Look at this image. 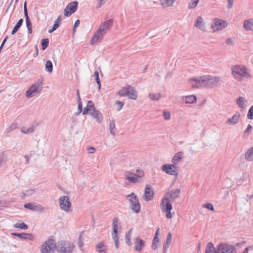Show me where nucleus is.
Segmentation results:
<instances>
[{"label": "nucleus", "mask_w": 253, "mask_h": 253, "mask_svg": "<svg viewBox=\"0 0 253 253\" xmlns=\"http://www.w3.org/2000/svg\"><path fill=\"white\" fill-rule=\"evenodd\" d=\"M189 81L195 83V84H192V87L205 86L211 88L216 86L221 81V79L219 77L207 75L191 78Z\"/></svg>", "instance_id": "obj_1"}, {"label": "nucleus", "mask_w": 253, "mask_h": 253, "mask_svg": "<svg viewBox=\"0 0 253 253\" xmlns=\"http://www.w3.org/2000/svg\"><path fill=\"white\" fill-rule=\"evenodd\" d=\"M55 245V249L59 253H72L75 248L73 243L67 241H60Z\"/></svg>", "instance_id": "obj_2"}, {"label": "nucleus", "mask_w": 253, "mask_h": 253, "mask_svg": "<svg viewBox=\"0 0 253 253\" xmlns=\"http://www.w3.org/2000/svg\"><path fill=\"white\" fill-rule=\"evenodd\" d=\"M236 249L234 246L227 243H221L216 246L214 253H236Z\"/></svg>", "instance_id": "obj_3"}, {"label": "nucleus", "mask_w": 253, "mask_h": 253, "mask_svg": "<svg viewBox=\"0 0 253 253\" xmlns=\"http://www.w3.org/2000/svg\"><path fill=\"white\" fill-rule=\"evenodd\" d=\"M126 199L130 202V209L134 212L137 213L140 211V204L136 195L132 193L126 196Z\"/></svg>", "instance_id": "obj_4"}, {"label": "nucleus", "mask_w": 253, "mask_h": 253, "mask_svg": "<svg viewBox=\"0 0 253 253\" xmlns=\"http://www.w3.org/2000/svg\"><path fill=\"white\" fill-rule=\"evenodd\" d=\"M42 88V81H38L32 84L26 91V96L27 98H31L39 93Z\"/></svg>", "instance_id": "obj_5"}, {"label": "nucleus", "mask_w": 253, "mask_h": 253, "mask_svg": "<svg viewBox=\"0 0 253 253\" xmlns=\"http://www.w3.org/2000/svg\"><path fill=\"white\" fill-rule=\"evenodd\" d=\"M137 174L129 171H126L125 173V178L129 182L135 183L139 181V179L144 175V172L142 170L137 169Z\"/></svg>", "instance_id": "obj_6"}, {"label": "nucleus", "mask_w": 253, "mask_h": 253, "mask_svg": "<svg viewBox=\"0 0 253 253\" xmlns=\"http://www.w3.org/2000/svg\"><path fill=\"white\" fill-rule=\"evenodd\" d=\"M56 245L54 240L49 239L44 242L41 248V253H54Z\"/></svg>", "instance_id": "obj_7"}, {"label": "nucleus", "mask_w": 253, "mask_h": 253, "mask_svg": "<svg viewBox=\"0 0 253 253\" xmlns=\"http://www.w3.org/2000/svg\"><path fill=\"white\" fill-rule=\"evenodd\" d=\"M171 201L169 200H165V197H163L161 202V209L163 212H166V217L168 218L172 217L171 210L172 209V205L170 204Z\"/></svg>", "instance_id": "obj_8"}, {"label": "nucleus", "mask_w": 253, "mask_h": 253, "mask_svg": "<svg viewBox=\"0 0 253 253\" xmlns=\"http://www.w3.org/2000/svg\"><path fill=\"white\" fill-rule=\"evenodd\" d=\"M228 23L226 21L219 18H215L211 26L212 31L215 32L222 30L223 29L226 27Z\"/></svg>", "instance_id": "obj_9"}, {"label": "nucleus", "mask_w": 253, "mask_h": 253, "mask_svg": "<svg viewBox=\"0 0 253 253\" xmlns=\"http://www.w3.org/2000/svg\"><path fill=\"white\" fill-rule=\"evenodd\" d=\"M59 203L60 207L62 210L66 212L70 211L71 203L68 196H63L60 197L59 199Z\"/></svg>", "instance_id": "obj_10"}, {"label": "nucleus", "mask_w": 253, "mask_h": 253, "mask_svg": "<svg viewBox=\"0 0 253 253\" xmlns=\"http://www.w3.org/2000/svg\"><path fill=\"white\" fill-rule=\"evenodd\" d=\"M162 171L171 175L177 176V167L175 164H165L161 167Z\"/></svg>", "instance_id": "obj_11"}, {"label": "nucleus", "mask_w": 253, "mask_h": 253, "mask_svg": "<svg viewBox=\"0 0 253 253\" xmlns=\"http://www.w3.org/2000/svg\"><path fill=\"white\" fill-rule=\"evenodd\" d=\"M252 76L248 71V69L242 66L238 65V81L247 80L251 78Z\"/></svg>", "instance_id": "obj_12"}, {"label": "nucleus", "mask_w": 253, "mask_h": 253, "mask_svg": "<svg viewBox=\"0 0 253 253\" xmlns=\"http://www.w3.org/2000/svg\"><path fill=\"white\" fill-rule=\"evenodd\" d=\"M78 2L74 1L69 3L64 9V15L66 17L70 16L77 9Z\"/></svg>", "instance_id": "obj_13"}, {"label": "nucleus", "mask_w": 253, "mask_h": 253, "mask_svg": "<svg viewBox=\"0 0 253 253\" xmlns=\"http://www.w3.org/2000/svg\"><path fill=\"white\" fill-rule=\"evenodd\" d=\"M24 207L25 209L38 212L43 211L47 209V208L40 204H36L35 203H27L25 204Z\"/></svg>", "instance_id": "obj_14"}, {"label": "nucleus", "mask_w": 253, "mask_h": 253, "mask_svg": "<svg viewBox=\"0 0 253 253\" xmlns=\"http://www.w3.org/2000/svg\"><path fill=\"white\" fill-rule=\"evenodd\" d=\"M113 25V20L112 19L108 20L101 24L98 30L105 35L108 31H109Z\"/></svg>", "instance_id": "obj_15"}, {"label": "nucleus", "mask_w": 253, "mask_h": 253, "mask_svg": "<svg viewBox=\"0 0 253 253\" xmlns=\"http://www.w3.org/2000/svg\"><path fill=\"white\" fill-rule=\"evenodd\" d=\"M113 25V20L112 19L108 20L101 24L98 30L105 35L108 31H109Z\"/></svg>", "instance_id": "obj_16"}, {"label": "nucleus", "mask_w": 253, "mask_h": 253, "mask_svg": "<svg viewBox=\"0 0 253 253\" xmlns=\"http://www.w3.org/2000/svg\"><path fill=\"white\" fill-rule=\"evenodd\" d=\"M180 189H176L169 191L165 194L164 197L165 200H169L171 202L174 201L179 197Z\"/></svg>", "instance_id": "obj_17"}, {"label": "nucleus", "mask_w": 253, "mask_h": 253, "mask_svg": "<svg viewBox=\"0 0 253 253\" xmlns=\"http://www.w3.org/2000/svg\"><path fill=\"white\" fill-rule=\"evenodd\" d=\"M154 191L151 186L147 185L145 187L144 194L143 196V199L145 201H149L153 199L154 197Z\"/></svg>", "instance_id": "obj_18"}, {"label": "nucleus", "mask_w": 253, "mask_h": 253, "mask_svg": "<svg viewBox=\"0 0 253 253\" xmlns=\"http://www.w3.org/2000/svg\"><path fill=\"white\" fill-rule=\"evenodd\" d=\"M105 35H104L101 32L97 30L93 34V37L90 40V43L93 44L95 43L100 42L103 39Z\"/></svg>", "instance_id": "obj_19"}, {"label": "nucleus", "mask_w": 253, "mask_h": 253, "mask_svg": "<svg viewBox=\"0 0 253 253\" xmlns=\"http://www.w3.org/2000/svg\"><path fill=\"white\" fill-rule=\"evenodd\" d=\"M24 15L26 18V26L28 29L29 34H31L32 33V23L30 21V17L28 16L26 2L24 3Z\"/></svg>", "instance_id": "obj_20"}, {"label": "nucleus", "mask_w": 253, "mask_h": 253, "mask_svg": "<svg viewBox=\"0 0 253 253\" xmlns=\"http://www.w3.org/2000/svg\"><path fill=\"white\" fill-rule=\"evenodd\" d=\"M90 115H91L92 117L95 119L98 123H101L102 122L103 115L98 110L95 109V107L92 111L90 112Z\"/></svg>", "instance_id": "obj_21"}, {"label": "nucleus", "mask_w": 253, "mask_h": 253, "mask_svg": "<svg viewBox=\"0 0 253 253\" xmlns=\"http://www.w3.org/2000/svg\"><path fill=\"white\" fill-rule=\"evenodd\" d=\"M12 235L14 236H17L20 238L21 239L24 240L26 241H33L34 239V237L32 234L26 233H12Z\"/></svg>", "instance_id": "obj_22"}, {"label": "nucleus", "mask_w": 253, "mask_h": 253, "mask_svg": "<svg viewBox=\"0 0 253 253\" xmlns=\"http://www.w3.org/2000/svg\"><path fill=\"white\" fill-rule=\"evenodd\" d=\"M194 26L201 31H204L206 29L205 22L201 16L198 17L195 22Z\"/></svg>", "instance_id": "obj_23"}, {"label": "nucleus", "mask_w": 253, "mask_h": 253, "mask_svg": "<svg viewBox=\"0 0 253 253\" xmlns=\"http://www.w3.org/2000/svg\"><path fill=\"white\" fill-rule=\"evenodd\" d=\"M127 96L132 100H136L137 97V91L130 85H127Z\"/></svg>", "instance_id": "obj_24"}, {"label": "nucleus", "mask_w": 253, "mask_h": 253, "mask_svg": "<svg viewBox=\"0 0 253 253\" xmlns=\"http://www.w3.org/2000/svg\"><path fill=\"white\" fill-rule=\"evenodd\" d=\"M249 181V175L246 172H242L240 178L238 179V186L247 185Z\"/></svg>", "instance_id": "obj_25"}, {"label": "nucleus", "mask_w": 253, "mask_h": 253, "mask_svg": "<svg viewBox=\"0 0 253 253\" xmlns=\"http://www.w3.org/2000/svg\"><path fill=\"white\" fill-rule=\"evenodd\" d=\"M181 100L185 104H193L196 102L197 98L194 95L183 96Z\"/></svg>", "instance_id": "obj_26"}, {"label": "nucleus", "mask_w": 253, "mask_h": 253, "mask_svg": "<svg viewBox=\"0 0 253 253\" xmlns=\"http://www.w3.org/2000/svg\"><path fill=\"white\" fill-rule=\"evenodd\" d=\"M134 241L135 244L134 249L137 251L141 252L145 246L144 242L138 238H134Z\"/></svg>", "instance_id": "obj_27"}, {"label": "nucleus", "mask_w": 253, "mask_h": 253, "mask_svg": "<svg viewBox=\"0 0 253 253\" xmlns=\"http://www.w3.org/2000/svg\"><path fill=\"white\" fill-rule=\"evenodd\" d=\"M184 153L182 152H179L175 154L172 159V163L176 165L180 163L183 158Z\"/></svg>", "instance_id": "obj_28"}, {"label": "nucleus", "mask_w": 253, "mask_h": 253, "mask_svg": "<svg viewBox=\"0 0 253 253\" xmlns=\"http://www.w3.org/2000/svg\"><path fill=\"white\" fill-rule=\"evenodd\" d=\"M94 107V104L91 100L87 101V104L85 107L84 108L83 111V115H84L87 114H89L91 112Z\"/></svg>", "instance_id": "obj_29"}, {"label": "nucleus", "mask_w": 253, "mask_h": 253, "mask_svg": "<svg viewBox=\"0 0 253 253\" xmlns=\"http://www.w3.org/2000/svg\"><path fill=\"white\" fill-rule=\"evenodd\" d=\"M176 0H160L161 6L163 8H167L171 6Z\"/></svg>", "instance_id": "obj_30"}, {"label": "nucleus", "mask_w": 253, "mask_h": 253, "mask_svg": "<svg viewBox=\"0 0 253 253\" xmlns=\"http://www.w3.org/2000/svg\"><path fill=\"white\" fill-rule=\"evenodd\" d=\"M118 218H114L113 220V232L112 236H118Z\"/></svg>", "instance_id": "obj_31"}, {"label": "nucleus", "mask_w": 253, "mask_h": 253, "mask_svg": "<svg viewBox=\"0 0 253 253\" xmlns=\"http://www.w3.org/2000/svg\"><path fill=\"white\" fill-rule=\"evenodd\" d=\"M244 27L247 31H252L253 29V20L249 19L245 20L244 23Z\"/></svg>", "instance_id": "obj_32"}, {"label": "nucleus", "mask_w": 253, "mask_h": 253, "mask_svg": "<svg viewBox=\"0 0 253 253\" xmlns=\"http://www.w3.org/2000/svg\"><path fill=\"white\" fill-rule=\"evenodd\" d=\"M245 158L248 161L253 162V146L245 153Z\"/></svg>", "instance_id": "obj_33"}, {"label": "nucleus", "mask_w": 253, "mask_h": 253, "mask_svg": "<svg viewBox=\"0 0 253 253\" xmlns=\"http://www.w3.org/2000/svg\"><path fill=\"white\" fill-rule=\"evenodd\" d=\"M36 191L37 190L36 189H31L27 190L25 192L21 193L20 194V196L22 198H24L25 197H27V196H31L32 195H33V194H34Z\"/></svg>", "instance_id": "obj_34"}, {"label": "nucleus", "mask_w": 253, "mask_h": 253, "mask_svg": "<svg viewBox=\"0 0 253 253\" xmlns=\"http://www.w3.org/2000/svg\"><path fill=\"white\" fill-rule=\"evenodd\" d=\"M35 130V127L34 126H31L29 127H23L21 128V131L23 133H30L34 132Z\"/></svg>", "instance_id": "obj_35"}, {"label": "nucleus", "mask_w": 253, "mask_h": 253, "mask_svg": "<svg viewBox=\"0 0 253 253\" xmlns=\"http://www.w3.org/2000/svg\"><path fill=\"white\" fill-rule=\"evenodd\" d=\"M148 96L151 100L158 101L161 98V94L160 93H149Z\"/></svg>", "instance_id": "obj_36"}, {"label": "nucleus", "mask_w": 253, "mask_h": 253, "mask_svg": "<svg viewBox=\"0 0 253 253\" xmlns=\"http://www.w3.org/2000/svg\"><path fill=\"white\" fill-rule=\"evenodd\" d=\"M215 249L213 244L211 242H209L207 244L205 253H212L213 252H214Z\"/></svg>", "instance_id": "obj_37"}, {"label": "nucleus", "mask_w": 253, "mask_h": 253, "mask_svg": "<svg viewBox=\"0 0 253 253\" xmlns=\"http://www.w3.org/2000/svg\"><path fill=\"white\" fill-rule=\"evenodd\" d=\"M23 22V20L22 19H20L19 20V21H18V22L17 23V24H16V25L15 26V27H14L12 31V35H14L17 32L19 28L21 26Z\"/></svg>", "instance_id": "obj_38"}, {"label": "nucleus", "mask_w": 253, "mask_h": 253, "mask_svg": "<svg viewBox=\"0 0 253 253\" xmlns=\"http://www.w3.org/2000/svg\"><path fill=\"white\" fill-rule=\"evenodd\" d=\"M109 130L110 133L115 136L116 134V130L115 128V124L114 121H111L109 125Z\"/></svg>", "instance_id": "obj_39"}, {"label": "nucleus", "mask_w": 253, "mask_h": 253, "mask_svg": "<svg viewBox=\"0 0 253 253\" xmlns=\"http://www.w3.org/2000/svg\"><path fill=\"white\" fill-rule=\"evenodd\" d=\"M237 122V116L234 115L232 118L228 119L226 121V124L230 125H234Z\"/></svg>", "instance_id": "obj_40"}, {"label": "nucleus", "mask_w": 253, "mask_h": 253, "mask_svg": "<svg viewBox=\"0 0 253 253\" xmlns=\"http://www.w3.org/2000/svg\"><path fill=\"white\" fill-rule=\"evenodd\" d=\"M200 0H191L189 2L188 8L190 9L195 8L198 4Z\"/></svg>", "instance_id": "obj_41"}, {"label": "nucleus", "mask_w": 253, "mask_h": 253, "mask_svg": "<svg viewBox=\"0 0 253 253\" xmlns=\"http://www.w3.org/2000/svg\"><path fill=\"white\" fill-rule=\"evenodd\" d=\"M247 102L246 99L242 97H238V106L242 109L245 108V103Z\"/></svg>", "instance_id": "obj_42"}, {"label": "nucleus", "mask_w": 253, "mask_h": 253, "mask_svg": "<svg viewBox=\"0 0 253 253\" xmlns=\"http://www.w3.org/2000/svg\"><path fill=\"white\" fill-rule=\"evenodd\" d=\"M45 69L49 73H51L53 69V65L51 61L48 60L45 64Z\"/></svg>", "instance_id": "obj_43"}, {"label": "nucleus", "mask_w": 253, "mask_h": 253, "mask_svg": "<svg viewBox=\"0 0 253 253\" xmlns=\"http://www.w3.org/2000/svg\"><path fill=\"white\" fill-rule=\"evenodd\" d=\"M14 226L16 228H19L21 229L27 230L28 228V225L24 222L17 223Z\"/></svg>", "instance_id": "obj_44"}, {"label": "nucleus", "mask_w": 253, "mask_h": 253, "mask_svg": "<svg viewBox=\"0 0 253 253\" xmlns=\"http://www.w3.org/2000/svg\"><path fill=\"white\" fill-rule=\"evenodd\" d=\"M127 85L122 88L119 92L118 94L121 96H127Z\"/></svg>", "instance_id": "obj_45"}, {"label": "nucleus", "mask_w": 253, "mask_h": 253, "mask_svg": "<svg viewBox=\"0 0 253 253\" xmlns=\"http://www.w3.org/2000/svg\"><path fill=\"white\" fill-rule=\"evenodd\" d=\"M159 242V239L158 237H154L153 240L152 245V248L155 250L158 248V243Z\"/></svg>", "instance_id": "obj_46"}, {"label": "nucleus", "mask_w": 253, "mask_h": 253, "mask_svg": "<svg viewBox=\"0 0 253 253\" xmlns=\"http://www.w3.org/2000/svg\"><path fill=\"white\" fill-rule=\"evenodd\" d=\"M93 75L95 77L96 82L98 85V89H100L101 88V82L99 80L98 72L95 71Z\"/></svg>", "instance_id": "obj_47"}, {"label": "nucleus", "mask_w": 253, "mask_h": 253, "mask_svg": "<svg viewBox=\"0 0 253 253\" xmlns=\"http://www.w3.org/2000/svg\"><path fill=\"white\" fill-rule=\"evenodd\" d=\"M42 50H45L48 46L49 43L48 39H44L42 40Z\"/></svg>", "instance_id": "obj_48"}, {"label": "nucleus", "mask_w": 253, "mask_h": 253, "mask_svg": "<svg viewBox=\"0 0 253 253\" xmlns=\"http://www.w3.org/2000/svg\"><path fill=\"white\" fill-rule=\"evenodd\" d=\"M17 123H12L9 126V127L6 130V132L7 133H10V132H11L12 131L15 130L16 128H17Z\"/></svg>", "instance_id": "obj_49"}, {"label": "nucleus", "mask_w": 253, "mask_h": 253, "mask_svg": "<svg viewBox=\"0 0 253 253\" xmlns=\"http://www.w3.org/2000/svg\"><path fill=\"white\" fill-rule=\"evenodd\" d=\"M130 235H131V230H130L128 232L126 233V234L125 235L126 242L128 246L131 245Z\"/></svg>", "instance_id": "obj_50"}, {"label": "nucleus", "mask_w": 253, "mask_h": 253, "mask_svg": "<svg viewBox=\"0 0 253 253\" xmlns=\"http://www.w3.org/2000/svg\"><path fill=\"white\" fill-rule=\"evenodd\" d=\"M78 112L76 113L77 115L80 114L83 110L82 104L81 102V99L80 97H79V101H78Z\"/></svg>", "instance_id": "obj_51"}, {"label": "nucleus", "mask_w": 253, "mask_h": 253, "mask_svg": "<svg viewBox=\"0 0 253 253\" xmlns=\"http://www.w3.org/2000/svg\"><path fill=\"white\" fill-rule=\"evenodd\" d=\"M97 252L105 249V247L103 242H99L97 244L96 248Z\"/></svg>", "instance_id": "obj_52"}, {"label": "nucleus", "mask_w": 253, "mask_h": 253, "mask_svg": "<svg viewBox=\"0 0 253 253\" xmlns=\"http://www.w3.org/2000/svg\"><path fill=\"white\" fill-rule=\"evenodd\" d=\"M231 74L232 76L235 78L237 79V66L235 65L233 66L232 68V73Z\"/></svg>", "instance_id": "obj_53"}, {"label": "nucleus", "mask_w": 253, "mask_h": 253, "mask_svg": "<svg viewBox=\"0 0 253 253\" xmlns=\"http://www.w3.org/2000/svg\"><path fill=\"white\" fill-rule=\"evenodd\" d=\"M6 163V160L3 154H0V168Z\"/></svg>", "instance_id": "obj_54"}, {"label": "nucleus", "mask_w": 253, "mask_h": 253, "mask_svg": "<svg viewBox=\"0 0 253 253\" xmlns=\"http://www.w3.org/2000/svg\"><path fill=\"white\" fill-rule=\"evenodd\" d=\"M163 116L165 120H169L170 118V113L169 111L165 110L163 112Z\"/></svg>", "instance_id": "obj_55"}, {"label": "nucleus", "mask_w": 253, "mask_h": 253, "mask_svg": "<svg viewBox=\"0 0 253 253\" xmlns=\"http://www.w3.org/2000/svg\"><path fill=\"white\" fill-rule=\"evenodd\" d=\"M247 116L249 119H253V105L250 108Z\"/></svg>", "instance_id": "obj_56"}, {"label": "nucleus", "mask_w": 253, "mask_h": 253, "mask_svg": "<svg viewBox=\"0 0 253 253\" xmlns=\"http://www.w3.org/2000/svg\"><path fill=\"white\" fill-rule=\"evenodd\" d=\"M172 240V234L170 232H169L167 235L166 241L165 243L170 244Z\"/></svg>", "instance_id": "obj_57"}, {"label": "nucleus", "mask_w": 253, "mask_h": 253, "mask_svg": "<svg viewBox=\"0 0 253 253\" xmlns=\"http://www.w3.org/2000/svg\"><path fill=\"white\" fill-rule=\"evenodd\" d=\"M108 0H97V4L96 7L97 8H100L103 5H104L107 1Z\"/></svg>", "instance_id": "obj_58"}, {"label": "nucleus", "mask_w": 253, "mask_h": 253, "mask_svg": "<svg viewBox=\"0 0 253 253\" xmlns=\"http://www.w3.org/2000/svg\"><path fill=\"white\" fill-rule=\"evenodd\" d=\"M112 238L114 241L116 248L118 249L119 248V242L118 236H112Z\"/></svg>", "instance_id": "obj_59"}, {"label": "nucleus", "mask_w": 253, "mask_h": 253, "mask_svg": "<svg viewBox=\"0 0 253 253\" xmlns=\"http://www.w3.org/2000/svg\"><path fill=\"white\" fill-rule=\"evenodd\" d=\"M203 207L207 208L211 211H213V210H214L213 205L211 203H208V204L203 205Z\"/></svg>", "instance_id": "obj_60"}, {"label": "nucleus", "mask_w": 253, "mask_h": 253, "mask_svg": "<svg viewBox=\"0 0 253 253\" xmlns=\"http://www.w3.org/2000/svg\"><path fill=\"white\" fill-rule=\"evenodd\" d=\"M116 104L118 106L117 107V110L118 111H120L123 107L124 106V103L123 102H121V101H116Z\"/></svg>", "instance_id": "obj_61"}, {"label": "nucleus", "mask_w": 253, "mask_h": 253, "mask_svg": "<svg viewBox=\"0 0 253 253\" xmlns=\"http://www.w3.org/2000/svg\"><path fill=\"white\" fill-rule=\"evenodd\" d=\"M81 237H80L78 244V246H79L80 249L81 250V251L83 252L84 251L83 243V242L81 241Z\"/></svg>", "instance_id": "obj_62"}, {"label": "nucleus", "mask_w": 253, "mask_h": 253, "mask_svg": "<svg viewBox=\"0 0 253 253\" xmlns=\"http://www.w3.org/2000/svg\"><path fill=\"white\" fill-rule=\"evenodd\" d=\"M169 244H166V243H164L163 249V253H167L168 249L169 247Z\"/></svg>", "instance_id": "obj_63"}, {"label": "nucleus", "mask_w": 253, "mask_h": 253, "mask_svg": "<svg viewBox=\"0 0 253 253\" xmlns=\"http://www.w3.org/2000/svg\"><path fill=\"white\" fill-rule=\"evenodd\" d=\"M228 45H232L233 44V40L231 38L228 39L225 42Z\"/></svg>", "instance_id": "obj_64"}]
</instances>
